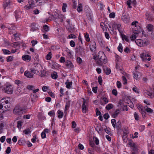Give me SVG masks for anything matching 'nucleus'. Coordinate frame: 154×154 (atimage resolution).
I'll use <instances>...</instances> for the list:
<instances>
[{"mask_svg":"<svg viewBox=\"0 0 154 154\" xmlns=\"http://www.w3.org/2000/svg\"><path fill=\"white\" fill-rule=\"evenodd\" d=\"M103 52L101 51H100L97 55V58L96 60L97 63L100 66H102L103 63H106L107 60Z\"/></svg>","mask_w":154,"mask_h":154,"instance_id":"nucleus-1","label":"nucleus"},{"mask_svg":"<svg viewBox=\"0 0 154 154\" xmlns=\"http://www.w3.org/2000/svg\"><path fill=\"white\" fill-rule=\"evenodd\" d=\"M10 98L7 97H5L1 99L0 101V109L6 111L8 109V106L7 104L9 103Z\"/></svg>","mask_w":154,"mask_h":154,"instance_id":"nucleus-2","label":"nucleus"},{"mask_svg":"<svg viewBox=\"0 0 154 154\" xmlns=\"http://www.w3.org/2000/svg\"><path fill=\"white\" fill-rule=\"evenodd\" d=\"M26 112V109L23 107L17 105L13 110V113L17 115H21Z\"/></svg>","mask_w":154,"mask_h":154,"instance_id":"nucleus-3","label":"nucleus"},{"mask_svg":"<svg viewBox=\"0 0 154 154\" xmlns=\"http://www.w3.org/2000/svg\"><path fill=\"white\" fill-rule=\"evenodd\" d=\"M135 43L137 45L140 47L147 46L149 43V41L146 39H145L143 40L137 39L135 41Z\"/></svg>","mask_w":154,"mask_h":154,"instance_id":"nucleus-4","label":"nucleus"},{"mask_svg":"<svg viewBox=\"0 0 154 154\" xmlns=\"http://www.w3.org/2000/svg\"><path fill=\"white\" fill-rule=\"evenodd\" d=\"M42 69V67L41 65L37 63L36 65L33 68L31 69V72L35 74H38L39 73V71H41Z\"/></svg>","mask_w":154,"mask_h":154,"instance_id":"nucleus-5","label":"nucleus"},{"mask_svg":"<svg viewBox=\"0 0 154 154\" xmlns=\"http://www.w3.org/2000/svg\"><path fill=\"white\" fill-rule=\"evenodd\" d=\"M4 90L5 93L11 94H12L13 90L12 86L10 85H7L5 86Z\"/></svg>","mask_w":154,"mask_h":154,"instance_id":"nucleus-6","label":"nucleus"},{"mask_svg":"<svg viewBox=\"0 0 154 154\" xmlns=\"http://www.w3.org/2000/svg\"><path fill=\"white\" fill-rule=\"evenodd\" d=\"M140 57L143 61H150L151 59L149 55L143 53L140 54Z\"/></svg>","mask_w":154,"mask_h":154,"instance_id":"nucleus-7","label":"nucleus"},{"mask_svg":"<svg viewBox=\"0 0 154 154\" xmlns=\"http://www.w3.org/2000/svg\"><path fill=\"white\" fill-rule=\"evenodd\" d=\"M96 47L95 42L93 41H91L90 44V48L91 51L93 52H94L96 50Z\"/></svg>","mask_w":154,"mask_h":154,"instance_id":"nucleus-8","label":"nucleus"},{"mask_svg":"<svg viewBox=\"0 0 154 154\" xmlns=\"http://www.w3.org/2000/svg\"><path fill=\"white\" fill-rule=\"evenodd\" d=\"M137 106L138 109H139V111L141 112L143 117H145L146 112L144 109L143 107L140 104H138Z\"/></svg>","mask_w":154,"mask_h":154,"instance_id":"nucleus-9","label":"nucleus"},{"mask_svg":"<svg viewBox=\"0 0 154 154\" xmlns=\"http://www.w3.org/2000/svg\"><path fill=\"white\" fill-rule=\"evenodd\" d=\"M108 102V99L106 97H103L100 99V103L101 105L106 104Z\"/></svg>","mask_w":154,"mask_h":154,"instance_id":"nucleus-10","label":"nucleus"},{"mask_svg":"<svg viewBox=\"0 0 154 154\" xmlns=\"http://www.w3.org/2000/svg\"><path fill=\"white\" fill-rule=\"evenodd\" d=\"M112 27H113V28H115L116 27H117V28L118 29L119 32L121 33L122 34L123 32V31L122 30L121 28V25L119 24H114L112 26Z\"/></svg>","mask_w":154,"mask_h":154,"instance_id":"nucleus-11","label":"nucleus"},{"mask_svg":"<svg viewBox=\"0 0 154 154\" xmlns=\"http://www.w3.org/2000/svg\"><path fill=\"white\" fill-rule=\"evenodd\" d=\"M11 1L10 0H6L3 2V5L4 9H5L6 8L10 5Z\"/></svg>","mask_w":154,"mask_h":154,"instance_id":"nucleus-12","label":"nucleus"},{"mask_svg":"<svg viewBox=\"0 0 154 154\" xmlns=\"http://www.w3.org/2000/svg\"><path fill=\"white\" fill-rule=\"evenodd\" d=\"M134 75V78L135 79H138L140 78L141 76L140 73L138 71H135L133 72Z\"/></svg>","mask_w":154,"mask_h":154,"instance_id":"nucleus-13","label":"nucleus"},{"mask_svg":"<svg viewBox=\"0 0 154 154\" xmlns=\"http://www.w3.org/2000/svg\"><path fill=\"white\" fill-rule=\"evenodd\" d=\"M66 65L67 67L69 69H71L74 67L73 64L70 61H66Z\"/></svg>","mask_w":154,"mask_h":154,"instance_id":"nucleus-14","label":"nucleus"},{"mask_svg":"<svg viewBox=\"0 0 154 154\" xmlns=\"http://www.w3.org/2000/svg\"><path fill=\"white\" fill-rule=\"evenodd\" d=\"M22 58L24 60L29 62L31 60V57L29 55H23L22 56Z\"/></svg>","mask_w":154,"mask_h":154,"instance_id":"nucleus-15","label":"nucleus"},{"mask_svg":"<svg viewBox=\"0 0 154 154\" xmlns=\"http://www.w3.org/2000/svg\"><path fill=\"white\" fill-rule=\"evenodd\" d=\"M24 75L26 77L29 78H32L33 77V74L30 73L28 71H26L24 73Z\"/></svg>","mask_w":154,"mask_h":154,"instance_id":"nucleus-16","label":"nucleus"},{"mask_svg":"<svg viewBox=\"0 0 154 154\" xmlns=\"http://www.w3.org/2000/svg\"><path fill=\"white\" fill-rule=\"evenodd\" d=\"M78 49L80 55L83 56L85 54L84 48L81 46H80L79 47Z\"/></svg>","mask_w":154,"mask_h":154,"instance_id":"nucleus-17","label":"nucleus"},{"mask_svg":"<svg viewBox=\"0 0 154 154\" xmlns=\"http://www.w3.org/2000/svg\"><path fill=\"white\" fill-rule=\"evenodd\" d=\"M128 145L132 148H133V150H136L137 149L135 144L132 142L129 141L128 143Z\"/></svg>","mask_w":154,"mask_h":154,"instance_id":"nucleus-18","label":"nucleus"},{"mask_svg":"<svg viewBox=\"0 0 154 154\" xmlns=\"http://www.w3.org/2000/svg\"><path fill=\"white\" fill-rule=\"evenodd\" d=\"M66 87L68 89H70L71 88L72 85V82L69 81V80H67L66 82Z\"/></svg>","mask_w":154,"mask_h":154,"instance_id":"nucleus-19","label":"nucleus"},{"mask_svg":"<svg viewBox=\"0 0 154 154\" xmlns=\"http://www.w3.org/2000/svg\"><path fill=\"white\" fill-rule=\"evenodd\" d=\"M70 101H67V102H66V103L65 107V110H64V112L66 113V114L67 113V112L66 111L67 110H68L69 109V108L70 106Z\"/></svg>","mask_w":154,"mask_h":154,"instance_id":"nucleus-20","label":"nucleus"},{"mask_svg":"<svg viewBox=\"0 0 154 154\" xmlns=\"http://www.w3.org/2000/svg\"><path fill=\"white\" fill-rule=\"evenodd\" d=\"M104 72L107 75H109L110 74L111 70L110 69L107 67H105L103 69Z\"/></svg>","mask_w":154,"mask_h":154,"instance_id":"nucleus-21","label":"nucleus"},{"mask_svg":"<svg viewBox=\"0 0 154 154\" xmlns=\"http://www.w3.org/2000/svg\"><path fill=\"white\" fill-rule=\"evenodd\" d=\"M31 27L30 30L33 32L38 30V28L35 26V24L34 23L31 24Z\"/></svg>","mask_w":154,"mask_h":154,"instance_id":"nucleus-22","label":"nucleus"},{"mask_svg":"<svg viewBox=\"0 0 154 154\" xmlns=\"http://www.w3.org/2000/svg\"><path fill=\"white\" fill-rule=\"evenodd\" d=\"M120 112V110L119 109H116L114 113L112 114V116L114 118H115L118 116V115Z\"/></svg>","mask_w":154,"mask_h":154,"instance_id":"nucleus-23","label":"nucleus"},{"mask_svg":"<svg viewBox=\"0 0 154 154\" xmlns=\"http://www.w3.org/2000/svg\"><path fill=\"white\" fill-rule=\"evenodd\" d=\"M147 28L148 31L152 32L154 29L153 26L151 24H148Z\"/></svg>","mask_w":154,"mask_h":154,"instance_id":"nucleus-24","label":"nucleus"},{"mask_svg":"<svg viewBox=\"0 0 154 154\" xmlns=\"http://www.w3.org/2000/svg\"><path fill=\"white\" fill-rule=\"evenodd\" d=\"M146 93L148 96V97L151 98H152L154 97V94L151 93L149 91H147L146 90Z\"/></svg>","mask_w":154,"mask_h":154,"instance_id":"nucleus-25","label":"nucleus"},{"mask_svg":"<svg viewBox=\"0 0 154 154\" xmlns=\"http://www.w3.org/2000/svg\"><path fill=\"white\" fill-rule=\"evenodd\" d=\"M85 101H84L82 106V112L85 113L87 111V107L85 106Z\"/></svg>","mask_w":154,"mask_h":154,"instance_id":"nucleus-26","label":"nucleus"},{"mask_svg":"<svg viewBox=\"0 0 154 154\" xmlns=\"http://www.w3.org/2000/svg\"><path fill=\"white\" fill-rule=\"evenodd\" d=\"M122 139L125 142H126L127 141L128 139H127V133L124 132L122 136Z\"/></svg>","mask_w":154,"mask_h":154,"instance_id":"nucleus-27","label":"nucleus"},{"mask_svg":"<svg viewBox=\"0 0 154 154\" xmlns=\"http://www.w3.org/2000/svg\"><path fill=\"white\" fill-rule=\"evenodd\" d=\"M52 78L54 79H56L57 78V73L55 72H54L51 74Z\"/></svg>","mask_w":154,"mask_h":154,"instance_id":"nucleus-28","label":"nucleus"},{"mask_svg":"<svg viewBox=\"0 0 154 154\" xmlns=\"http://www.w3.org/2000/svg\"><path fill=\"white\" fill-rule=\"evenodd\" d=\"M144 109L145 111L148 112L152 113V110L151 108H148L147 106L144 107Z\"/></svg>","mask_w":154,"mask_h":154,"instance_id":"nucleus-29","label":"nucleus"},{"mask_svg":"<svg viewBox=\"0 0 154 154\" xmlns=\"http://www.w3.org/2000/svg\"><path fill=\"white\" fill-rule=\"evenodd\" d=\"M23 122L21 121H18L17 122V127L19 128V129L20 130L21 126L22 125Z\"/></svg>","mask_w":154,"mask_h":154,"instance_id":"nucleus-30","label":"nucleus"},{"mask_svg":"<svg viewBox=\"0 0 154 154\" xmlns=\"http://www.w3.org/2000/svg\"><path fill=\"white\" fill-rule=\"evenodd\" d=\"M77 10L79 12H81L82 11V6L81 4H79L77 8Z\"/></svg>","mask_w":154,"mask_h":154,"instance_id":"nucleus-31","label":"nucleus"},{"mask_svg":"<svg viewBox=\"0 0 154 154\" xmlns=\"http://www.w3.org/2000/svg\"><path fill=\"white\" fill-rule=\"evenodd\" d=\"M58 114V117L59 118H62L63 115V113L60 110H58L57 112Z\"/></svg>","mask_w":154,"mask_h":154,"instance_id":"nucleus-32","label":"nucleus"},{"mask_svg":"<svg viewBox=\"0 0 154 154\" xmlns=\"http://www.w3.org/2000/svg\"><path fill=\"white\" fill-rule=\"evenodd\" d=\"M2 51L4 54H11V52L8 50L3 49L2 50Z\"/></svg>","mask_w":154,"mask_h":154,"instance_id":"nucleus-33","label":"nucleus"},{"mask_svg":"<svg viewBox=\"0 0 154 154\" xmlns=\"http://www.w3.org/2000/svg\"><path fill=\"white\" fill-rule=\"evenodd\" d=\"M113 106L112 104H109L107 105L106 106V109L108 110L110 109H111L112 108V107Z\"/></svg>","mask_w":154,"mask_h":154,"instance_id":"nucleus-34","label":"nucleus"},{"mask_svg":"<svg viewBox=\"0 0 154 154\" xmlns=\"http://www.w3.org/2000/svg\"><path fill=\"white\" fill-rule=\"evenodd\" d=\"M28 2L29 4V7L33 8L34 6V1L32 0H29Z\"/></svg>","mask_w":154,"mask_h":154,"instance_id":"nucleus-35","label":"nucleus"},{"mask_svg":"<svg viewBox=\"0 0 154 154\" xmlns=\"http://www.w3.org/2000/svg\"><path fill=\"white\" fill-rule=\"evenodd\" d=\"M122 38L123 40L125 39L127 42H128L129 41V39L128 36L124 35H122Z\"/></svg>","mask_w":154,"mask_h":154,"instance_id":"nucleus-36","label":"nucleus"},{"mask_svg":"<svg viewBox=\"0 0 154 154\" xmlns=\"http://www.w3.org/2000/svg\"><path fill=\"white\" fill-rule=\"evenodd\" d=\"M46 59L48 60H50L51 58V52H49L46 57Z\"/></svg>","mask_w":154,"mask_h":154,"instance_id":"nucleus-37","label":"nucleus"},{"mask_svg":"<svg viewBox=\"0 0 154 154\" xmlns=\"http://www.w3.org/2000/svg\"><path fill=\"white\" fill-rule=\"evenodd\" d=\"M118 51L122 53L123 51V48L121 44H119V46L118 47Z\"/></svg>","mask_w":154,"mask_h":154,"instance_id":"nucleus-38","label":"nucleus"},{"mask_svg":"<svg viewBox=\"0 0 154 154\" xmlns=\"http://www.w3.org/2000/svg\"><path fill=\"white\" fill-rule=\"evenodd\" d=\"M85 37L87 42H90V38L89 37V35L88 33L85 34Z\"/></svg>","mask_w":154,"mask_h":154,"instance_id":"nucleus-39","label":"nucleus"},{"mask_svg":"<svg viewBox=\"0 0 154 154\" xmlns=\"http://www.w3.org/2000/svg\"><path fill=\"white\" fill-rule=\"evenodd\" d=\"M67 7V4L66 3H63V4L62 6V10L63 12H65L66 11V9Z\"/></svg>","mask_w":154,"mask_h":154,"instance_id":"nucleus-40","label":"nucleus"},{"mask_svg":"<svg viewBox=\"0 0 154 154\" xmlns=\"http://www.w3.org/2000/svg\"><path fill=\"white\" fill-rule=\"evenodd\" d=\"M134 115L135 119L137 121L139 119V117L138 114L136 112H135Z\"/></svg>","mask_w":154,"mask_h":154,"instance_id":"nucleus-41","label":"nucleus"},{"mask_svg":"<svg viewBox=\"0 0 154 154\" xmlns=\"http://www.w3.org/2000/svg\"><path fill=\"white\" fill-rule=\"evenodd\" d=\"M111 122L112 124V126L114 128L116 127V120L115 119H112L111 120Z\"/></svg>","mask_w":154,"mask_h":154,"instance_id":"nucleus-42","label":"nucleus"},{"mask_svg":"<svg viewBox=\"0 0 154 154\" xmlns=\"http://www.w3.org/2000/svg\"><path fill=\"white\" fill-rule=\"evenodd\" d=\"M13 57L9 56L7 57V62H11L13 60Z\"/></svg>","mask_w":154,"mask_h":154,"instance_id":"nucleus-43","label":"nucleus"},{"mask_svg":"<svg viewBox=\"0 0 154 154\" xmlns=\"http://www.w3.org/2000/svg\"><path fill=\"white\" fill-rule=\"evenodd\" d=\"M40 75L41 77L46 76V72L45 70H43L41 72Z\"/></svg>","mask_w":154,"mask_h":154,"instance_id":"nucleus-44","label":"nucleus"},{"mask_svg":"<svg viewBox=\"0 0 154 154\" xmlns=\"http://www.w3.org/2000/svg\"><path fill=\"white\" fill-rule=\"evenodd\" d=\"M4 127V124L3 123H0V134L3 132V128Z\"/></svg>","mask_w":154,"mask_h":154,"instance_id":"nucleus-45","label":"nucleus"},{"mask_svg":"<svg viewBox=\"0 0 154 154\" xmlns=\"http://www.w3.org/2000/svg\"><path fill=\"white\" fill-rule=\"evenodd\" d=\"M93 140H94V142L95 143H96V145H98L99 144V141L98 139L96 137H94L93 138Z\"/></svg>","mask_w":154,"mask_h":154,"instance_id":"nucleus-46","label":"nucleus"},{"mask_svg":"<svg viewBox=\"0 0 154 154\" xmlns=\"http://www.w3.org/2000/svg\"><path fill=\"white\" fill-rule=\"evenodd\" d=\"M43 28L44 30L46 32H48L49 31V27L46 25H45L43 26Z\"/></svg>","mask_w":154,"mask_h":154,"instance_id":"nucleus-47","label":"nucleus"},{"mask_svg":"<svg viewBox=\"0 0 154 154\" xmlns=\"http://www.w3.org/2000/svg\"><path fill=\"white\" fill-rule=\"evenodd\" d=\"M122 20H123L125 22H127V21L128 20V18L125 15L122 16Z\"/></svg>","mask_w":154,"mask_h":154,"instance_id":"nucleus-48","label":"nucleus"},{"mask_svg":"<svg viewBox=\"0 0 154 154\" xmlns=\"http://www.w3.org/2000/svg\"><path fill=\"white\" fill-rule=\"evenodd\" d=\"M20 43L18 42H14L13 43V47L16 48V47L18 46L20 48Z\"/></svg>","mask_w":154,"mask_h":154,"instance_id":"nucleus-49","label":"nucleus"},{"mask_svg":"<svg viewBox=\"0 0 154 154\" xmlns=\"http://www.w3.org/2000/svg\"><path fill=\"white\" fill-rule=\"evenodd\" d=\"M31 131L28 128L24 130L23 131V133H24L25 134H27L30 133Z\"/></svg>","mask_w":154,"mask_h":154,"instance_id":"nucleus-50","label":"nucleus"},{"mask_svg":"<svg viewBox=\"0 0 154 154\" xmlns=\"http://www.w3.org/2000/svg\"><path fill=\"white\" fill-rule=\"evenodd\" d=\"M137 35H134V34H132V36L130 38L131 40L133 41L135 40L137 36H136Z\"/></svg>","mask_w":154,"mask_h":154,"instance_id":"nucleus-51","label":"nucleus"},{"mask_svg":"<svg viewBox=\"0 0 154 154\" xmlns=\"http://www.w3.org/2000/svg\"><path fill=\"white\" fill-rule=\"evenodd\" d=\"M115 16V14L114 12H112L109 15V17L110 18H114Z\"/></svg>","mask_w":154,"mask_h":154,"instance_id":"nucleus-52","label":"nucleus"},{"mask_svg":"<svg viewBox=\"0 0 154 154\" xmlns=\"http://www.w3.org/2000/svg\"><path fill=\"white\" fill-rule=\"evenodd\" d=\"M48 114L49 116H53V115H54L55 113L54 112V110L51 111H50L49 112H48Z\"/></svg>","mask_w":154,"mask_h":154,"instance_id":"nucleus-53","label":"nucleus"},{"mask_svg":"<svg viewBox=\"0 0 154 154\" xmlns=\"http://www.w3.org/2000/svg\"><path fill=\"white\" fill-rule=\"evenodd\" d=\"M122 79L123 81L124 82L123 84L124 85L126 84L127 83V79L124 76H122Z\"/></svg>","mask_w":154,"mask_h":154,"instance_id":"nucleus-54","label":"nucleus"},{"mask_svg":"<svg viewBox=\"0 0 154 154\" xmlns=\"http://www.w3.org/2000/svg\"><path fill=\"white\" fill-rule=\"evenodd\" d=\"M33 88L34 86L32 85H28L26 87V88L29 90H31Z\"/></svg>","mask_w":154,"mask_h":154,"instance_id":"nucleus-55","label":"nucleus"},{"mask_svg":"<svg viewBox=\"0 0 154 154\" xmlns=\"http://www.w3.org/2000/svg\"><path fill=\"white\" fill-rule=\"evenodd\" d=\"M132 2L131 0H128L127 1V3L128 6V7L130 8H131V6L130 5Z\"/></svg>","mask_w":154,"mask_h":154,"instance_id":"nucleus-56","label":"nucleus"},{"mask_svg":"<svg viewBox=\"0 0 154 154\" xmlns=\"http://www.w3.org/2000/svg\"><path fill=\"white\" fill-rule=\"evenodd\" d=\"M70 45L71 47H73L75 46V43L74 41L71 40L70 42Z\"/></svg>","mask_w":154,"mask_h":154,"instance_id":"nucleus-57","label":"nucleus"},{"mask_svg":"<svg viewBox=\"0 0 154 154\" xmlns=\"http://www.w3.org/2000/svg\"><path fill=\"white\" fill-rule=\"evenodd\" d=\"M5 136H2L0 139V141L2 143H3L5 140Z\"/></svg>","mask_w":154,"mask_h":154,"instance_id":"nucleus-58","label":"nucleus"},{"mask_svg":"<svg viewBox=\"0 0 154 154\" xmlns=\"http://www.w3.org/2000/svg\"><path fill=\"white\" fill-rule=\"evenodd\" d=\"M11 151V149L10 147H8L6 150V153L7 154H8L10 153Z\"/></svg>","mask_w":154,"mask_h":154,"instance_id":"nucleus-59","label":"nucleus"},{"mask_svg":"<svg viewBox=\"0 0 154 154\" xmlns=\"http://www.w3.org/2000/svg\"><path fill=\"white\" fill-rule=\"evenodd\" d=\"M72 128H75L76 126V124L75 121H72Z\"/></svg>","mask_w":154,"mask_h":154,"instance_id":"nucleus-60","label":"nucleus"},{"mask_svg":"<svg viewBox=\"0 0 154 154\" xmlns=\"http://www.w3.org/2000/svg\"><path fill=\"white\" fill-rule=\"evenodd\" d=\"M104 118L106 119H107L109 117V116L108 113H106L103 115Z\"/></svg>","mask_w":154,"mask_h":154,"instance_id":"nucleus-61","label":"nucleus"},{"mask_svg":"<svg viewBox=\"0 0 154 154\" xmlns=\"http://www.w3.org/2000/svg\"><path fill=\"white\" fill-rule=\"evenodd\" d=\"M116 84L117 87L118 88H121L122 86V84L119 81H117Z\"/></svg>","mask_w":154,"mask_h":154,"instance_id":"nucleus-62","label":"nucleus"},{"mask_svg":"<svg viewBox=\"0 0 154 154\" xmlns=\"http://www.w3.org/2000/svg\"><path fill=\"white\" fill-rule=\"evenodd\" d=\"M98 82H99V84L100 85H101L102 83V77L101 76H99L98 77Z\"/></svg>","mask_w":154,"mask_h":154,"instance_id":"nucleus-63","label":"nucleus"},{"mask_svg":"<svg viewBox=\"0 0 154 154\" xmlns=\"http://www.w3.org/2000/svg\"><path fill=\"white\" fill-rule=\"evenodd\" d=\"M31 43L32 44V47H33L35 45L37 44V42L36 41L32 40L31 41Z\"/></svg>","mask_w":154,"mask_h":154,"instance_id":"nucleus-64","label":"nucleus"}]
</instances>
